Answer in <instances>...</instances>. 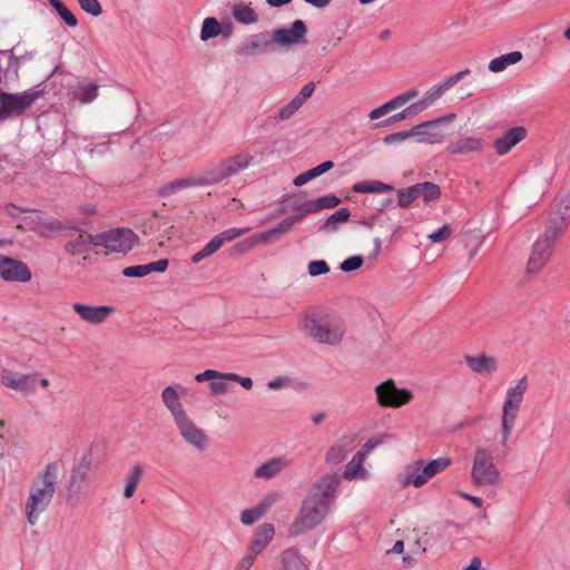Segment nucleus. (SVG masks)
<instances>
[{
	"instance_id": "f257e3e1",
	"label": "nucleus",
	"mask_w": 570,
	"mask_h": 570,
	"mask_svg": "<svg viewBox=\"0 0 570 570\" xmlns=\"http://www.w3.org/2000/svg\"><path fill=\"white\" fill-rule=\"evenodd\" d=\"M249 164L247 154H238L222 160L218 164L210 165L204 169L193 173L186 177L177 178L163 185L158 189V195L161 197H169L183 189L193 187H203L217 184L223 179L237 174L239 170L245 169Z\"/></svg>"
},
{
	"instance_id": "9d476101",
	"label": "nucleus",
	"mask_w": 570,
	"mask_h": 570,
	"mask_svg": "<svg viewBox=\"0 0 570 570\" xmlns=\"http://www.w3.org/2000/svg\"><path fill=\"white\" fill-rule=\"evenodd\" d=\"M330 509L331 505L307 495L303 501L295 523V527L297 528L296 532L309 530L321 524L326 519Z\"/></svg>"
},
{
	"instance_id": "680f3d73",
	"label": "nucleus",
	"mask_w": 570,
	"mask_h": 570,
	"mask_svg": "<svg viewBox=\"0 0 570 570\" xmlns=\"http://www.w3.org/2000/svg\"><path fill=\"white\" fill-rule=\"evenodd\" d=\"M294 209L299 210L302 215H308L317 213L315 200L304 202L302 204H295Z\"/></svg>"
},
{
	"instance_id": "f8f14e48",
	"label": "nucleus",
	"mask_w": 570,
	"mask_h": 570,
	"mask_svg": "<svg viewBox=\"0 0 570 570\" xmlns=\"http://www.w3.org/2000/svg\"><path fill=\"white\" fill-rule=\"evenodd\" d=\"M180 438L197 451H205L209 445V438L196 422L185 414L174 421Z\"/></svg>"
},
{
	"instance_id": "a211bd4d",
	"label": "nucleus",
	"mask_w": 570,
	"mask_h": 570,
	"mask_svg": "<svg viewBox=\"0 0 570 570\" xmlns=\"http://www.w3.org/2000/svg\"><path fill=\"white\" fill-rule=\"evenodd\" d=\"M0 276L4 281L26 283L31 279L32 274L22 261L2 256L0 259Z\"/></svg>"
},
{
	"instance_id": "603ef678",
	"label": "nucleus",
	"mask_w": 570,
	"mask_h": 570,
	"mask_svg": "<svg viewBox=\"0 0 570 570\" xmlns=\"http://www.w3.org/2000/svg\"><path fill=\"white\" fill-rule=\"evenodd\" d=\"M122 274L126 277H144L150 274V268H148V264L134 265L124 268Z\"/></svg>"
},
{
	"instance_id": "1a4fd4ad",
	"label": "nucleus",
	"mask_w": 570,
	"mask_h": 570,
	"mask_svg": "<svg viewBox=\"0 0 570 570\" xmlns=\"http://www.w3.org/2000/svg\"><path fill=\"white\" fill-rule=\"evenodd\" d=\"M96 247H102L104 250H97V254L127 253L136 242L135 233L129 228H115L105 233L95 235Z\"/></svg>"
},
{
	"instance_id": "473e14b6",
	"label": "nucleus",
	"mask_w": 570,
	"mask_h": 570,
	"mask_svg": "<svg viewBox=\"0 0 570 570\" xmlns=\"http://www.w3.org/2000/svg\"><path fill=\"white\" fill-rule=\"evenodd\" d=\"M434 102H435V100H434V98H432V95L430 94V91H426L419 101H416V102L412 104L411 106H409L407 108H405L403 111H401L399 115H396L394 117V119L402 120V119L412 117L414 115H417V114L422 112L423 110H425L431 105H433Z\"/></svg>"
},
{
	"instance_id": "a19ab883",
	"label": "nucleus",
	"mask_w": 570,
	"mask_h": 570,
	"mask_svg": "<svg viewBox=\"0 0 570 570\" xmlns=\"http://www.w3.org/2000/svg\"><path fill=\"white\" fill-rule=\"evenodd\" d=\"M98 96V87L90 82L80 85L73 91V98L82 104H88L95 100Z\"/></svg>"
},
{
	"instance_id": "4468645a",
	"label": "nucleus",
	"mask_w": 570,
	"mask_h": 570,
	"mask_svg": "<svg viewBox=\"0 0 570 570\" xmlns=\"http://www.w3.org/2000/svg\"><path fill=\"white\" fill-rule=\"evenodd\" d=\"M340 483V476L336 473H326L315 481L308 495L332 507L336 499Z\"/></svg>"
},
{
	"instance_id": "6e6552de",
	"label": "nucleus",
	"mask_w": 570,
	"mask_h": 570,
	"mask_svg": "<svg viewBox=\"0 0 570 570\" xmlns=\"http://www.w3.org/2000/svg\"><path fill=\"white\" fill-rule=\"evenodd\" d=\"M40 86L18 94L0 90V121L20 116L30 108L45 94Z\"/></svg>"
},
{
	"instance_id": "052dcab7",
	"label": "nucleus",
	"mask_w": 570,
	"mask_h": 570,
	"mask_svg": "<svg viewBox=\"0 0 570 570\" xmlns=\"http://www.w3.org/2000/svg\"><path fill=\"white\" fill-rule=\"evenodd\" d=\"M333 167H334V163L332 160H327V161H324V163L320 164L318 166L309 169L308 171H309L312 178L314 179V178L325 174Z\"/></svg>"
},
{
	"instance_id": "0e129e2a",
	"label": "nucleus",
	"mask_w": 570,
	"mask_h": 570,
	"mask_svg": "<svg viewBox=\"0 0 570 570\" xmlns=\"http://www.w3.org/2000/svg\"><path fill=\"white\" fill-rule=\"evenodd\" d=\"M312 179H313V178H312V176H311L309 171H308V170H306V171H304V173L299 174L298 176H296V177L294 178L293 184H294L295 186L299 187V186L305 185L306 183H308V181H309V180H312Z\"/></svg>"
},
{
	"instance_id": "4c0bfd02",
	"label": "nucleus",
	"mask_w": 570,
	"mask_h": 570,
	"mask_svg": "<svg viewBox=\"0 0 570 570\" xmlns=\"http://www.w3.org/2000/svg\"><path fill=\"white\" fill-rule=\"evenodd\" d=\"M470 73L469 69L462 70L451 77H449L446 80L435 85L432 87L429 91L432 95V98L436 101L439 98L443 96L444 92H446L452 86H454L456 82H459L465 75Z\"/></svg>"
},
{
	"instance_id": "f704fd0d",
	"label": "nucleus",
	"mask_w": 570,
	"mask_h": 570,
	"mask_svg": "<svg viewBox=\"0 0 570 570\" xmlns=\"http://www.w3.org/2000/svg\"><path fill=\"white\" fill-rule=\"evenodd\" d=\"M283 570H308L298 551L291 548L282 554Z\"/></svg>"
},
{
	"instance_id": "c756f323",
	"label": "nucleus",
	"mask_w": 570,
	"mask_h": 570,
	"mask_svg": "<svg viewBox=\"0 0 570 570\" xmlns=\"http://www.w3.org/2000/svg\"><path fill=\"white\" fill-rule=\"evenodd\" d=\"M289 465V460L285 456H276L262 463L255 470V476L264 480H268L277 475L284 469Z\"/></svg>"
},
{
	"instance_id": "aec40b11",
	"label": "nucleus",
	"mask_w": 570,
	"mask_h": 570,
	"mask_svg": "<svg viewBox=\"0 0 570 570\" xmlns=\"http://www.w3.org/2000/svg\"><path fill=\"white\" fill-rule=\"evenodd\" d=\"M186 394V387L181 384L166 386L161 392V401L174 421L187 414L181 397Z\"/></svg>"
},
{
	"instance_id": "13d9d810",
	"label": "nucleus",
	"mask_w": 570,
	"mask_h": 570,
	"mask_svg": "<svg viewBox=\"0 0 570 570\" xmlns=\"http://www.w3.org/2000/svg\"><path fill=\"white\" fill-rule=\"evenodd\" d=\"M385 438V435H379L376 438L368 439L358 452H363L366 458L368 453L376 449Z\"/></svg>"
},
{
	"instance_id": "e2e57ef3",
	"label": "nucleus",
	"mask_w": 570,
	"mask_h": 570,
	"mask_svg": "<svg viewBox=\"0 0 570 570\" xmlns=\"http://www.w3.org/2000/svg\"><path fill=\"white\" fill-rule=\"evenodd\" d=\"M168 259L163 258L148 264V268H150V273L153 272H165L168 267Z\"/></svg>"
},
{
	"instance_id": "5fc2aeb1",
	"label": "nucleus",
	"mask_w": 570,
	"mask_h": 570,
	"mask_svg": "<svg viewBox=\"0 0 570 570\" xmlns=\"http://www.w3.org/2000/svg\"><path fill=\"white\" fill-rule=\"evenodd\" d=\"M233 18L243 24L249 23V7L244 4L234 6Z\"/></svg>"
},
{
	"instance_id": "774afa93",
	"label": "nucleus",
	"mask_w": 570,
	"mask_h": 570,
	"mask_svg": "<svg viewBox=\"0 0 570 570\" xmlns=\"http://www.w3.org/2000/svg\"><path fill=\"white\" fill-rule=\"evenodd\" d=\"M404 551V542L402 540H397L392 549L387 550V553H396V554H401L403 553Z\"/></svg>"
},
{
	"instance_id": "ea45409f",
	"label": "nucleus",
	"mask_w": 570,
	"mask_h": 570,
	"mask_svg": "<svg viewBox=\"0 0 570 570\" xmlns=\"http://www.w3.org/2000/svg\"><path fill=\"white\" fill-rule=\"evenodd\" d=\"M351 213L347 208H340L334 214L330 215L322 228L325 232H335L338 224L346 223L350 219Z\"/></svg>"
},
{
	"instance_id": "de8ad7c7",
	"label": "nucleus",
	"mask_w": 570,
	"mask_h": 570,
	"mask_svg": "<svg viewBox=\"0 0 570 570\" xmlns=\"http://www.w3.org/2000/svg\"><path fill=\"white\" fill-rule=\"evenodd\" d=\"M330 272V266L324 259L311 261L307 264V273L311 277H318Z\"/></svg>"
},
{
	"instance_id": "bb28decb",
	"label": "nucleus",
	"mask_w": 570,
	"mask_h": 570,
	"mask_svg": "<svg viewBox=\"0 0 570 570\" xmlns=\"http://www.w3.org/2000/svg\"><path fill=\"white\" fill-rule=\"evenodd\" d=\"M466 365L479 375H492L498 371V360L487 354L466 356Z\"/></svg>"
},
{
	"instance_id": "39448f33",
	"label": "nucleus",
	"mask_w": 570,
	"mask_h": 570,
	"mask_svg": "<svg viewBox=\"0 0 570 570\" xmlns=\"http://www.w3.org/2000/svg\"><path fill=\"white\" fill-rule=\"evenodd\" d=\"M471 483L479 489H497L502 485L503 476L494 460L493 449L478 442L470 470Z\"/></svg>"
},
{
	"instance_id": "7ed1b4c3",
	"label": "nucleus",
	"mask_w": 570,
	"mask_h": 570,
	"mask_svg": "<svg viewBox=\"0 0 570 570\" xmlns=\"http://www.w3.org/2000/svg\"><path fill=\"white\" fill-rule=\"evenodd\" d=\"M58 468L48 464L45 471L32 481L26 502L24 512L28 522L35 525L42 512L47 510L56 493Z\"/></svg>"
},
{
	"instance_id": "4d7b16f0",
	"label": "nucleus",
	"mask_w": 570,
	"mask_h": 570,
	"mask_svg": "<svg viewBox=\"0 0 570 570\" xmlns=\"http://www.w3.org/2000/svg\"><path fill=\"white\" fill-rule=\"evenodd\" d=\"M392 110H394V108L391 105V102L387 101V102L381 105L380 107L374 108L373 110H371L368 112V117L372 120H376V119H380V118L384 117L385 115H387Z\"/></svg>"
},
{
	"instance_id": "c85d7f7f",
	"label": "nucleus",
	"mask_w": 570,
	"mask_h": 570,
	"mask_svg": "<svg viewBox=\"0 0 570 570\" xmlns=\"http://www.w3.org/2000/svg\"><path fill=\"white\" fill-rule=\"evenodd\" d=\"M275 534L274 525L263 523L258 525L252 535V556L259 554L272 541Z\"/></svg>"
},
{
	"instance_id": "423d86ee",
	"label": "nucleus",
	"mask_w": 570,
	"mask_h": 570,
	"mask_svg": "<svg viewBox=\"0 0 570 570\" xmlns=\"http://www.w3.org/2000/svg\"><path fill=\"white\" fill-rule=\"evenodd\" d=\"M451 464L452 460L449 456H439L430 461L415 460L403 466L397 473L396 481L403 488L420 489Z\"/></svg>"
},
{
	"instance_id": "a878e982",
	"label": "nucleus",
	"mask_w": 570,
	"mask_h": 570,
	"mask_svg": "<svg viewBox=\"0 0 570 570\" xmlns=\"http://www.w3.org/2000/svg\"><path fill=\"white\" fill-rule=\"evenodd\" d=\"M91 246L96 247L95 235L79 233L70 237L65 245V249L72 256L83 255L82 261L85 263L87 261L86 254L89 252Z\"/></svg>"
},
{
	"instance_id": "2f4dec72",
	"label": "nucleus",
	"mask_w": 570,
	"mask_h": 570,
	"mask_svg": "<svg viewBox=\"0 0 570 570\" xmlns=\"http://www.w3.org/2000/svg\"><path fill=\"white\" fill-rule=\"evenodd\" d=\"M301 217L302 216H293V217H287L285 219H283L275 227H273V228L266 230L265 233H263L258 237V240H267V239L279 238L281 236H283V235L287 234L288 232H291L293 226L295 225V223L298 222L301 219Z\"/></svg>"
},
{
	"instance_id": "72a5a7b5",
	"label": "nucleus",
	"mask_w": 570,
	"mask_h": 570,
	"mask_svg": "<svg viewBox=\"0 0 570 570\" xmlns=\"http://www.w3.org/2000/svg\"><path fill=\"white\" fill-rule=\"evenodd\" d=\"M353 191L358 194L373 193L383 194L394 190L392 185L382 183L380 180H362L353 185Z\"/></svg>"
},
{
	"instance_id": "bf43d9fd",
	"label": "nucleus",
	"mask_w": 570,
	"mask_h": 570,
	"mask_svg": "<svg viewBox=\"0 0 570 570\" xmlns=\"http://www.w3.org/2000/svg\"><path fill=\"white\" fill-rule=\"evenodd\" d=\"M268 389L271 390H283L292 386V382L287 377H276L274 380L268 381Z\"/></svg>"
},
{
	"instance_id": "c03bdc74",
	"label": "nucleus",
	"mask_w": 570,
	"mask_h": 570,
	"mask_svg": "<svg viewBox=\"0 0 570 570\" xmlns=\"http://www.w3.org/2000/svg\"><path fill=\"white\" fill-rule=\"evenodd\" d=\"M49 2L69 27L77 26V18L63 3H61L59 0H49Z\"/></svg>"
},
{
	"instance_id": "09e8293b",
	"label": "nucleus",
	"mask_w": 570,
	"mask_h": 570,
	"mask_svg": "<svg viewBox=\"0 0 570 570\" xmlns=\"http://www.w3.org/2000/svg\"><path fill=\"white\" fill-rule=\"evenodd\" d=\"M364 263V258L361 255H353L344 259L341 265L340 269L344 273H351L356 269H358Z\"/></svg>"
},
{
	"instance_id": "20e7f679",
	"label": "nucleus",
	"mask_w": 570,
	"mask_h": 570,
	"mask_svg": "<svg viewBox=\"0 0 570 570\" xmlns=\"http://www.w3.org/2000/svg\"><path fill=\"white\" fill-rule=\"evenodd\" d=\"M529 389L527 376L511 382L504 390L500 410L501 444L507 445L517 426L518 419Z\"/></svg>"
},
{
	"instance_id": "8fccbe9b",
	"label": "nucleus",
	"mask_w": 570,
	"mask_h": 570,
	"mask_svg": "<svg viewBox=\"0 0 570 570\" xmlns=\"http://www.w3.org/2000/svg\"><path fill=\"white\" fill-rule=\"evenodd\" d=\"M410 138H414L413 128L410 130L399 131L384 137L383 141L386 145L401 144Z\"/></svg>"
},
{
	"instance_id": "7c9ffc66",
	"label": "nucleus",
	"mask_w": 570,
	"mask_h": 570,
	"mask_svg": "<svg viewBox=\"0 0 570 570\" xmlns=\"http://www.w3.org/2000/svg\"><path fill=\"white\" fill-rule=\"evenodd\" d=\"M522 53L520 51H511L501 55L489 62V70L493 73H499L508 69L510 66L515 65L522 60Z\"/></svg>"
},
{
	"instance_id": "a18cd8bd",
	"label": "nucleus",
	"mask_w": 570,
	"mask_h": 570,
	"mask_svg": "<svg viewBox=\"0 0 570 570\" xmlns=\"http://www.w3.org/2000/svg\"><path fill=\"white\" fill-rule=\"evenodd\" d=\"M416 186H410L407 188L401 189L397 193V205L401 208H405L410 206L415 199H417Z\"/></svg>"
},
{
	"instance_id": "864d4df0",
	"label": "nucleus",
	"mask_w": 570,
	"mask_h": 570,
	"mask_svg": "<svg viewBox=\"0 0 570 570\" xmlns=\"http://www.w3.org/2000/svg\"><path fill=\"white\" fill-rule=\"evenodd\" d=\"M315 203H316L317 212H320L325 208L336 207L341 203V199L337 196L331 194V195H326V196L317 198L315 200Z\"/></svg>"
},
{
	"instance_id": "5701e85b",
	"label": "nucleus",
	"mask_w": 570,
	"mask_h": 570,
	"mask_svg": "<svg viewBox=\"0 0 570 570\" xmlns=\"http://www.w3.org/2000/svg\"><path fill=\"white\" fill-rule=\"evenodd\" d=\"M413 134L416 142L429 145L440 144L446 137V134L442 128H439L436 121L433 120L424 121L414 126Z\"/></svg>"
},
{
	"instance_id": "ddd939ff",
	"label": "nucleus",
	"mask_w": 570,
	"mask_h": 570,
	"mask_svg": "<svg viewBox=\"0 0 570 570\" xmlns=\"http://www.w3.org/2000/svg\"><path fill=\"white\" fill-rule=\"evenodd\" d=\"M195 380L199 383L209 382L213 394H224L230 390L229 382H239L245 389H249V377H240L234 373H223L215 370H206L196 374Z\"/></svg>"
},
{
	"instance_id": "f3484780",
	"label": "nucleus",
	"mask_w": 570,
	"mask_h": 570,
	"mask_svg": "<svg viewBox=\"0 0 570 570\" xmlns=\"http://www.w3.org/2000/svg\"><path fill=\"white\" fill-rule=\"evenodd\" d=\"M307 29L302 20H296L289 28H281L274 31V40L277 46L289 47L305 45Z\"/></svg>"
},
{
	"instance_id": "6e6d98bb",
	"label": "nucleus",
	"mask_w": 570,
	"mask_h": 570,
	"mask_svg": "<svg viewBox=\"0 0 570 570\" xmlns=\"http://www.w3.org/2000/svg\"><path fill=\"white\" fill-rule=\"evenodd\" d=\"M82 10L91 13L92 16H99L102 11L98 0H78Z\"/></svg>"
},
{
	"instance_id": "2eb2a0df",
	"label": "nucleus",
	"mask_w": 570,
	"mask_h": 570,
	"mask_svg": "<svg viewBox=\"0 0 570 570\" xmlns=\"http://www.w3.org/2000/svg\"><path fill=\"white\" fill-rule=\"evenodd\" d=\"M247 232L246 228H229L213 237L199 252L191 256V262L198 264L206 257L219 250L224 244L233 242Z\"/></svg>"
},
{
	"instance_id": "58836bf2",
	"label": "nucleus",
	"mask_w": 570,
	"mask_h": 570,
	"mask_svg": "<svg viewBox=\"0 0 570 570\" xmlns=\"http://www.w3.org/2000/svg\"><path fill=\"white\" fill-rule=\"evenodd\" d=\"M417 197L422 198L424 203L435 202L441 196L440 187L433 183H419L415 184Z\"/></svg>"
},
{
	"instance_id": "dca6fc26",
	"label": "nucleus",
	"mask_w": 570,
	"mask_h": 570,
	"mask_svg": "<svg viewBox=\"0 0 570 570\" xmlns=\"http://www.w3.org/2000/svg\"><path fill=\"white\" fill-rule=\"evenodd\" d=\"M0 379L4 386L20 393L31 394L36 392L38 374H22L3 368Z\"/></svg>"
},
{
	"instance_id": "3c124183",
	"label": "nucleus",
	"mask_w": 570,
	"mask_h": 570,
	"mask_svg": "<svg viewBox=\"0 0 570 570\" xmlns=\"http://www.w3.org/2000/svg\"><path fill=\"white\" fill-rule=\"evenodd\" d=\"M417 95H419V91L416 89H410V90H406V91L402 92L401 95L394 97L393 99L390 100V102L393 106V108L396 109L401 106H404L410 100L416 98Z\"/></svg>"
},
{
	"instance_id": "79ce46f5",
	"label": "nucleus",
	"mask_w": 570,
	"mask_h": 570,
	"mask_svg": "<svg viewBox=\"0 0 570 570\" xmlns=\"http://www.w3.org/2000/svg\"><path fill=\"white\" fill-rule=\"evenodd\" d=\"M277 499L278 495L276 493H269L255 508H252V522L263 517Z\"/></svg>"
},
{
	"instance_id": "6ab92c4d",
	"label": "nucleus",
	"mask_w": 570,
	"mask_h": 570,
	"mask_svg": "<svg viewBox=\"0 0 570 570\" xmlns=\"http://www.w3.org/2000/svg\"><path fill=\"white\" fill-rule=\"evenodd\" d=\"M233 33L234 23L229 18L218 21L215 17H207L203 20L199 37L202 41H208L218 36L227 40Z\"/></svg>"
},
{
	"instance_id": "69168bd1",
	"label": "nucleus",
	"mask_w": 570,
	"mask_h": 570,
	"mask_svg": "<svg viewBox=\"0 0 570 570\" xmlns=\"http://www.w3.org/2000/svg\"><path fill=\"white\" fill-rule=\"evenodd\" d=\"M463 570H482V561L479 557L471 559L470 563Z\"/></svg>"
},
{
	"instance_id": "e433bc0d",
	"label": "nucleus",
	"mask_w": 570,
	"mask_h": 570,
	"mask_svg": "<svg viewBox=\"0 0 570 570\" xmlns=\"http://www.w3.org/2000/svg\"><path fill=\"white\" fill-rule=\"evenodd\" d=\"M144 468L140 464H135L126 475V487L124 490L125 498L129 499L135 494V491L142 478Z\"/></svg>"
},
{
	"instance_id": "393cba45",
	"label": "nucleus",
	"mask_w": 570,
	"mask_h": 570,
	"mask_svg": "<svg viewBox=\"0 0 570 570\" xmlns=\"http://www.w3.org/2000/svg\"><path fill=\"white\" fill-rule=\"evenodd\" d=\"M524 138L525 129L523 127H514L498 137L493 141V148L499 156H503Z\"/></svg>"
},
{
	"instance_id": "4be33fe9",
	"label": "nucleus",
	"mask_w": 570,
	"mask_h": 570,
	"mask_svg": "<svg viewBox=\"0 0 570 570\" xmlns=\"http://www.w3.org/2000/svg\"><path fill=\"white\" fill-rule=\"evenodd\" d=\"M72 309L81 321L92 325L102 324L114 313V308L110 306H92L82 303L72 304Z\"/></svg>"
},
{
	"instance_id": "37998d69",
	"label": "nucleus",
	"mask_w": 570,
	"mask_h": 570,
	"mask_svg": "<svg viewBox=\"0 0 570 570\" xmlns=\"http://www.w3.org/2000/svg\"><path fill=\"white\" fill-rule=\"evenodd\" d=\"M347 456V449L343 444H335L326 452L325 461L330 464L336 465L345 460Z\"/></svg>"
},
{
	"instance_id": "c9c22d12",
	"label": "nucleus",
	"mask_w": 570,
	"mask_h": 570,
	"mask_svg": "<svg viewBox=\"0 0 570 570\" xmlns=\"http://www.w3.org/2000/svg\"><path fill=\"white\" fill-rule=\"evenodd\" d=\"M275 46L274 31L272 33L261 32L252 37V52L272 51Z\"/></svg>"
},
{
	"instance_id": "49530a36",
	"label": "nucleus",
	"mask_w": 570,
	"mask_h": 570,
	"mask_svg": "<svg viewBox=\"0 0 570 570\" xmlns=\"http://www.w3.org/2000/svg\"><path fill=\"white\" fill-rule=\"evenodd\" d=\"M453 228L451 224H443L434 232L428 235V239L432 243H442L449 239L452 236Z\"/></svg>"
},
{
	"instance_id": "b1692460",
	"label": "nucleus",
	"mask_w": 570,
	"mask_h": 570,
	"mask_svg": "<svg viewBox=\"0 0 570 570\" xmlns=\"http://www.w3.org/2000/svg\"><path fill=\"white\" fill-rule=\"evenodd\" d=\"M314 91L315 83L312 81L307 82L287 105L279 109V120H287L293 115H295L301 109V107L312 97Z\"/></svg>"
},
{
	"instance_id": "cd10ccee",
	"label": "nucleus",
	"mask_w": 570,
	"mask_h": 570,
	"mask_svg": "<svg viewBox=\"0 0 570 570\" xmlns=\"http://www.w3.org/2000/svg\"><path fill=\"white\" fill-rule=\"evenodd\" d=\"M365 460L366 458L363 452H356L345 465L343 478L348 481L356 479L363 481L367 480L370 478V472L364 466Z\"/></svg>"
},
{
	"instance_id": "338daca9",
	"label": "nucleus",
	"mask_w": 570,
	"mask_h": 570,
	"mask_svg": "<svg viewBox=\"0 0 570 570\" xmlns=\"http://www.w3.org/2000/svg\"><path fill=\"white\" fill-rule=\"evenodd\" d=\"M455 117H456L455 114H449L446 116H442V117L435 118V119H433V121H436L439 128H441L442 124L452 122L455 119Z\"/></svg>"
},
{
	"instance_id": "0eeeda50",
	"label": "nucleus",
	"mask_w": 570,
	"mask_h": 570,
	"mask_svg": "<svg viewBox=\"0 0 570 570\" xmlns=\"http://www.w3.org/2000/svg\"><path fill=\"white\" fill-rule=\"evenodd\" d=\"M563 234L561 225H549L544 233L533 243L527 263V274L537 275L550 261L557 239Z\"/></svg>"
},
{
	"instance_id": "412c9836",
	"label": "nucleus",
	"mask_w": 570,
	"mask_h": 570,
	"mask_svg": "<svg viewBox=\"0 0 570 570\" xmlns=\"http://www.w3.org/2000/svg\"><path fill=\"white\" fill-rule=\"evenodd\" d=\"M485 142L478 136H461L455 141L446 146L445 150L452 156H466L480 154L483 151Z\"/></svg>"
},
{
	"instance_id": "f03ea898",
	"label": "nucleus",
	"mask_w": 570,
	"mask_h": 570,
	"mask_svg": "<svg viewBox=\"0 0 570 570\" xmlns=\"http://www.w3.org/2000/svg\"><path fill=\"white\" fill-rule=\"evenodd\" d=\"M298 331L318 344L337 345L345 335L344 323L324 308L304 312L297 323Z\"/></svg>"
},
{
	"instance_id": "9b49d317",
	"label": "nucleus",
	"mask_w": 570,
	"mask_h": 570,
	"mask_svg": "<svg viewBox=\"0 0 570 570\" xmlns=\"http://www.w3.org/2000/svg\"><path fill=\"white\" fill-rule=\"evenodd\" d=\"M376 400L382 407H401L410 403L413 393L407 389H399L393 380L375 386Z\"/></svg>"
}]
</instances>
